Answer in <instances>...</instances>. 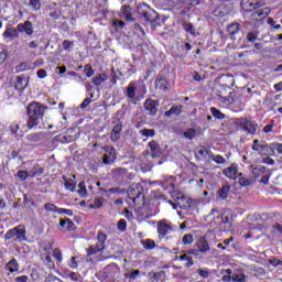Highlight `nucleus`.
<instances>
[{
    "label": "nucleus",
    "mask_w": 282,
    "mask_h": 282,
    "mask_svg": "<svg viewBox=\"0 0 282 282\" xmlns=\"http://www.w3.org/2000/svg\"><path fill=\"white\" fill-rule=\"evenodd\" d=\"M260 149L262 151V153H260V155H265V156H270V155H274V148L271 145H260Z\"/></svg>",
    "instance_id": "nucleus-30"
},
{
    "label": "nucleus",
    "mask_w": 282,
    "mask_h": 282,
    "mask_svg": "<svg viewBox=\"0 0 282 282\" xmlns=\"http://www.w3.org/2000/svg\"><path fill=\"white\" fill-rule=\"evenodd\" d=\"M17 176H18L19 180H21L22 182H25V180H28V171H25V170H20V171H18Z\"/></svg>",
    "instance_id": "nucleus-53"
},
{
    "label": "nucleus",
    "mask_w": 282,
    "mask_h": 282,
    "mask_svg": "<svg viewBox=\"0 0 282 282\" xmlns=\"http://www.w3.org/2000/svg\"><path fill=\"white\" fill-rule=\"evenodd\" d=\"M18 32H24L28 36L34 34V26L30 20H26L24 23L18 24Z\"/></svg>",
    "instance_id": "nucleus-12"
},
{
    "label": "nucleus",
    "mask_w": 282,
    "mask_h": 282,
    "mask_svg": "<svg viewBox=\"0 0 282 282\" xmlns=\"http://www.w3.org/2000/svg\"><path fill=\"white\" fill-rule=\"evenodd\" d=\"M240 6L243 12H252L254 10V2L252 0H241Z\"/></svg>",
    "instance_id": "nucleus-25"
},
{
    "label": "nucleus",
    "mask_w": 282,
    "mask_h": 282,
    "mask_svg": "<svg viewBox=\"0 0 282 282\" xmlns=\"http://www.w3.org/2000/svg\"><path fill=\"white\" fill-rule=\"evenodd\" d=\"M89 105H91V98H86L84 99V101L80 104V109H87V107H89Z\"/></svg>",
    "instance_id": "nucleus-59"
},
{
    "label": "nucleus",
    "mask_w": 282,
    "mask_h": 282,
    "mask_svg": "<svg viewBox=\"0 0 282 282\" xmlns=\"http://www.w3.org/2000/svg\"><path fill=\"white\" fill-rule=\"evenodd\" d=\"M223 173L226 177H229V180H237V164L232 163L229 167H226Z\"/></svg>",
    "instance_id": "nucleus-17"
},
{
    "label": "nucleus",
    "mask_w": 282,
    "mask_h": 282,
    "mask_svg": "<svg viewBox=\"0 0 282 282\" xmlns=\"http://www.w3.org/2000/svg\"><path fill=\"white\" fill-rule=\"evenodd\" d=\"M140 133L144 138H153L155 135V130L154 129H142V130H140Z\"/></svg>",
    "instance_id": "nucleus-38"
},
{
    "label": "nucleus",
    "mask_w": 282,
    "mask_h": 282,
    "mask_svg": "<svg viewBox=\"0 0 282 282\" xmlns=\"http://www.w3.org/2000/svg\"><path fill=\"white\" fill-rule=\"evenodd\" d=\"M228 193H230V185L225 184L218 189V197L221 199H228Z\"/></svg>",
    "instance_id": "nucleus-27"
},
{
    "label": "nucleus",
    "mask_w": 282,
    "mask_h": 282,
    "mask_svg": "<svg viewBox=\"0 0 282 282\" xmlns=\"http://www.w3.org/2000/svg\"><path fill=\"white\" fill-rule=\"evenodd\" d=\"M271 147L273 148V151L275 150V151H278V153H282V143H276V142H274V143H271Z\"/></svg>",
    "instance_id": "nucleus-61"
},
{
    "label": "nucleus",
    "mask_w": 282,
    "mask_h": 282,
    "mask_svg": "<svg viewBox=\"0 0 282 282\" xmlns=\"http://www.w3.org/2000/svg\"><path fill=\"white\" fill-rule=\"evenodd\" d=\"M28 275H21V276H18L15 278V281L17 282H28Z\"/></svg>",
    "instance_id": "nucleus-64"
},
{
    "label": "nucleus",
    "mask_w": 282,
    "mask_h": 282,
    "mask_svg": "<svg viewBox=\"0 0 282 282\" xmlns=\"http://www.w3.org/2000/svg\"><path fill=\"white\" fill-rule=\"evenodd\" d=\"M257 127H259V124H257V122L247 119V123L245 126L243 131H247V133H250V135H256Z\"/></svg>",
    "instance_id": "nucleus-18"
},
{
    "label": "nucleus",
    "mask_w": 282,
    "mask_h": 282,
    "mask_svg": "<svg viewBox=\"0 0 282 282\" xmlns=\"http://www.w3.org/2000/svg\"><path fill=\"white\" fill-rule=\"evenodd\" d=\"M148 145L152 153V158H162V148H160V144H158V142L153 140L150 141Z\"/></svg>",
    "instance_id": "nucleus-15"
},
{
    "label": "nucleus",
    "mask_w": 282,
    "mask_h": 282,
    "mask_svg": "<svg viewBox=\"0 0 282 282\" xmlns=\"http://www.w3.org/2000/svg\"><path fill=\"white\" fill-rule=\"evenodd\" d=\"M4 270H8L11 273L19 272V261L13 258L6 264Z\"/></svg>",
    "instance_id": "nucleus-22"
},
{
    "label": "nucleus",
    "mask_w": 282,
    "mask_h": 282,
    "mask_svg": "<svg viewBox=\"0 0 282 282\" xmlns=\"http://www.w3.org/2000/svg\"><path fill=\"white\" fill-rule=\"evenodd\" d=\"M212 160H214V162H216V164H226V159H224V156L221 155H214L212 158Z\"/></svg>",
    "instance_id": "nucleus-56"
},
{
    "label": "nucleus",
    "mask_w": 282,
    "mask_h": 282,
    "mask_svg": "<svg viewBox=\"0 0 282 282\" xmlns=\"http://www.w3.org/2000/svg\"><path fill=\"white\" fill-rule=\"evenodd\" d=\"M205 219H212L209 223L210 228H219L220 224H224L226 228H230V218L228 216H220L219 210L212 209V212L206 216Z\"/></svg>",
    "instance_id": "nucleus-2"
},
{
    "label": "nucleus",
    "mask_w": 282,
    "mask_h": 282,
    "mask_svg": "<svg viewBox=\"0 0 282 282\" xmlns=\"http://www.w3.org/2000/svg\"><path fill=\"white\" fill-rule=\"evenodd\" d=\"M29 6H32L33 10H41V0H30Z\"/></svg>",
    "instance_id": "nucleus-54"
},
{
    "label": "nucleus",
    "mask_w": 282,
    "mask_h": 282,
    "mask_svg": "<svg viewBox=\"0 0 282 282\" xmlns=\"http://www.w3.org/2000/svg\"><path fill=\"white\" fill-rule=\"evenodd\" d=\"M44 208L47 213H58V210H59V208L52 203H46L44 205Z\"/></svg>",
    "instance_id": "nucleus-39"
},
{
    "label": "nucleus",
    "mask_w": 282,
    "mask_h": 282,
    "mask_svg": "<svg viewBox=\"0 0 282 282\" xmlns=\"http://www.w3.org/2000/svg\"><path fill=\"white\" fill-rule=\"evenodd\" d=\"M93 85L96 87L102 85V77H100V75L93 77Z\"/></svg>",
    "instance_id": "nucleus-57"
},
{
    "label": "nucleus",
    "mask_w": 282,
    "mask_h": 282,
    "mask_svg": "<svg viewBox=\"0 0 282 282\" xmlns=\"http://www.w3.org/2000/svg\"><path fill=\"white\" fill-rule=\"evenodd\" d=\"M160 104L158 100H153L151 98L145 99L143 104L144 110L148 112V116H158V106Z\"/></svg>",
    "instance_id": "nucleus-9"
},
{
    "label": "nucleus",
    "mask_w": 282,
    "mask_h": 282,
    "mask_svg": "<svg viewBox=\"0 0 282 282\" xmlns=\"http://www.w3.org/2000/svg\"><path fill=\"white\" fill-rule=\"evenodd\" d=\"M144 193V187L140 183H134L128 188V197L132 199V202H138L140 197H142Z\"/></svg>",
    "instance_id": "nucleus-7"
},
{
    "label": "nucleus",
    "mask_w": 282,
    "mask_h": 282,
    "mask_svg": "<svg viewBox=\"0 0 282 282\" xmlns=\"http://www.w3.org/2000/svg\"><path fill=\"white\" fill-rule=\"evenodd\" d=\"M139 274H140V270H133L132 272L128 273L126 276H128L129 279L135 280Z\"/></svg>",
    "instance_id": "nucleus-60"
},
{
    "label": "nucleus",
    "mask_w": 282,
    "mask_h": 282,
    "mask_svg": "<svg viewBox=\"0 0 282 282\" xmlns=\"http://www.w3.org/2000/svg\"><path fill=\"white\" fill-rule=\"evenodd\" d=\"M116 274H118V265L109 264L102 271L96 273V276L101 282H116Z\"/></svg>",
    "instance_id": "nucleus-4"
},
{
    "label": "nucleus",
    "mask_w": 282,
    "mask_h": 282,
    "mask_svg": "<svg viewBox=\"0 0 282 282\" xmlns=\"http://www.w3.org/2000/svg\"><path fill=\"white\" fill-rule=\"evenodd\" d=\"M4 39H19V29L18 26L11 28V29H7L3 33Z\"/></svg>",
    "instance_id": "nucleus-24"
},
{
    "label": "nucleus",
    "mask_w": 282,
    "mask_h": 282,
    "mask_svg": "<svg viewBox=\"0 0 282 282\" xmlns=\"http://www.w3.org/2000/svg\"><path fill=\"white\" fill-rule=\"evenodd\" d=\"M66 230H68L69 232L76 230V224H74V221H72V219L66 218Z\"/></svg>",
    "instance_id": "nucleus-49"
},
{
    "label": "nucleus",
    "mask_w": 282,
    "mask_h": 282,
    "mask_svg": "<svg viewBox=\"0 0 282 282\" xmlns=\"http://www.w3.org/2000/svg\"><path fill=\"white\" fill-rule=\"evenodd\" d=\"M269 263L271 265H273L274 268H276L279 265H282V260H280V259H271V260H269Z\"/></svg>",
    "instance_id": "nucleus-62"
},
{
    "label": "nucleus",
    "mask_w": 282,
    "mask_h": 282,
    "mask_svg": "<svg viewBox=\"0 0 282 282\" xmlns=\"http://www.w3.org/2000/svg\"><path fill=\"white\" fill-rule=\"evenodd\" d=\"M210 112L214 116V118H217V120H224L226 118V115L220 112L219 109L212 107Z\"/></svg>",
    "instance_id": "nucleus-33"
},
{
    "label": "nucleus",
    "mask_w": 282,
    "mask_h": 282,
    "mask_svg": "<svg viewBox=\"0 0 282 282\" xmlns=\"http://www.w3.org/2000/svg\"><path fill=\"white\" fill-rule=\"evenodd\" d=\"M262 162H263L264 164H269V165H271V166H273V164H274L273 159L270 158V156L263 158V159H262Z\"/></svg>",
    "instance_id": "nucleus-63"
},
{
    "label": "nucleus",
    "mask_w": 282,
    "mask_h": 282,
    "mask_svg": "<svg viewBox=\"0 0 282 282\" xmlns=\"http://www.w3.org/2000/svg\"><path fill=\"white\" fill-rule=\"evenodd\" d=\"M231 281L232 282H246V274H243V273L232 274L231 275Z\"/></svg>",
    "instance_id": "nucleus-41"
},
{
    "label": "nucleus",
    "mask_w": 282,
    "mask_h": 282,
    "mask_svg": "<svg viewBox=\"0 0 282 282\" xmlns=\"http://www.w3.org/2000/svg\"><path fill=\"white\" fill-rule=\"evenodd\" d=\"M169 230H171V226L169 224H166V220H161L158 224V232L162 237H166V234L169 232Z\"/></svg>",
    "instance_id": "nucleus-19"
},
{
    "label": "nucleus",
    "mask_w": 282,
    "mask_h": 282,
    "mask_svg": "<svg viewBox=\"0 0 282 282\" xmlns=\"http://www.w3.org/2000/svg\"><path fill=\"white\" fill-rule=\"evenodd\" d=\"M182 28L185 30V32H188V34H195V26H193V23L186 22V20H183Z\"/></svg>",
    "instance_id": "nucleus-32"
},
{
    "label": "nucleus",
    "mask_w": 282,
    "mask_h": 282,
    "mask_svg": "<svg viewBox=\"0 0 282 282\" xmlns=\"http://www.w3.org/2000/svg\"><path fill=\"white\" fill-rule=\"evenodd\" d=\"M196 130L194 128H189L184 132V138L187 140H193L195 138Z\"/></svg>",
    "instance_id": "nucleus-42"
},
{
    "label": "nucleus",
    "mask_w": 282,
    "mask_h": 282,
    "mask_svg": "<svg viewBox=\"0 0 282 282\" xmlns=\"http://www.w3.org/2000/svg\"><path fill=\"white\" fill-rule=\"evenodd\" d=\"M107 241V235L99 232L97 235V243L96 246H90L87 249V256L91 257V254H98V252H102L105 250V242Z\"/></svg>",
    "instance_id": "nucleus-6"
},
{
    "label": "nucleus",
    "mask_w": 282,
    "mask_h": 282,
    "mask_svg": "<svg viewBox=\"0 0 282 282\" xmlns=\"http://www.w3.org/2000/svg\"><path fill=\"white\" fill-rule=\"evenodd\" d=\"M64 186L67 191H70L72 193L76 191V183H72V181H66V183H64Z\"/></svg>",
    "instance_id": "nucleus-51"
},
{
    "label": "nucleus",
    "mask_w": 282,
    "mask_h": 282,
    "mask_svg": "<svg viewBox=\"0 0 282 282\" xmlns=\"http://www.w3.org/2000/svg\"><path fill=\"white\" fill-rule=\"evenodd\" d=\"M199 276H202L203 279H208V276H210V272L204 270V269H198L197 270Z\"/></svg>",
    "instance_id": "nucleus-58"
},
{
    "label": "nucleus",
    "mask_w": 282,
    "mask_h": 282,
    "mask_svg": "<svg viewBox=\"0 0 282 282\" xmlns=\"http://www.w3.org/2000/svg\"><path fill=\"white\" fill-rule=\"evenodd\" d=\"M63 47L66 52H72V47H74V42L69 40H64Z\"/></svg>",
    "instance_id": "nucleus-48"
},
{
    "label": "nucleus",
    "mask_w": 282,
    "mask_h": 282,
    "mask_svg": "<svg viewBox=\"0 0 282 282\" xmlns=\"http://www.w3.org/2000/svg\"><path fill=\"white\" fill-rule=\"evenodd\" d=\"M241 30V24L234 22L227 26V32L230 35L231 41H237L235 34H238Z\"/></svg>",
    "instance_id": "nucleus-14"
},
{
    "label": "nucleus",
    "mask_w": 282,
    "mask_h": 282,
    "mask_svg": "<svg viewBox=\"0 0 282 282\" xmlns=\"http://www.w3.org/2000/svg\"><path fill=\"white\" fill-rule=\"evenodd\" d=\"M182 241L184 246H191V243H193V235L192 234L184 235Z\"/></svg>",
    "instance_id": "nucleus-46"
},
{
    "label": "nucleus",
    "mask_w": 282,
    "mask_h": 282,
    "mask_svg": "<svg viewBox=\"0 0 282 282\" xmlns=\"http://www.w3.org/2000/svg\"><path fill=\"white\" fill-rule=\"evenodd\" d=\"M29 83L30 78L25 77V75L18 76L15 82V89L18 91H24Z\"/></svg>",
    "instance_id": "nucleus-13"
},
{
    "label": "nucleus",
    "mask_w": 282,
    "mask_h": 282,
    "mask_svg": "<svg viewBox=\"0 0 282 282\" xmlns=\"http://www.w3.org/2000/svg\"><path fill=\"white\" fill-rule=\"evenodd\" d=\"M45 109H47V106L37 101H32L26 106L28 129H34V127H39V121L42 120L43 116H45Z\"/></svg>",
    "instance_id": "nucleus-1"
},
{
    "label": "nucleus",
    "mask_w": 282,
    "mask_h": 282,
    "mask_svg": "<svg viewBox=\"0 0 282 282\" xmlns=\"http://www.w3.org/2000/svg\"><path fill=\"white\" fill-rule=\"evenodd\" d=\"M129 171L124 167H115L111 170V175L115 180H124Z\"/></svg>",
    "instance_id": "nucleus-16"
},
{
    "label": "nucleus",
    "mask_w": 282,
    "mask_h": 282,
    "mask_svg": "<svg viewBox=\"0 0 282 282\" xmlns=\"http://www.w3.org/2000/svg\"><path fill=\"white\" fill-rule=\"evenodd\" d=\"M198 251L202 252V254H206L210 250V246H208V241H206V238H199L197 242Z\"/></svg>",
    "instance_id": "nucleus-20"
},
{
    "label": "nucleus",
    "mask_w": 282,
    "mask_h": 282,
    "mask_svg": "<svg viewBox=\"0 0 282 282\" xmlns=\"http://www.w3.org/2000/svg\"><path fill=\"white\" fill-rule=\"evenodd\" d=\"M78 195H80V197H87V187L85 186V182H80L78 184Z\"/></svg>",
    "instance_id": "nucleus-37"
},
{
    "label": "nucleus",
    "mask_w": 282,
    "mask_h": 282,
    "mask_svg": "<svg viewBox=\"0 0 282 282\" xmlns=\"http://www.w3.org/2000/svg\"><path fill=\"white\" fill-rule=\"evenodd\" d=\"M149 276H152V279H153V281L155 282H158V281H160L161 279H164V276H166V272L165 271H163V270H161V271H159V272H150L149 273Z\"/></svg>",
    "instance_id": "nucleus-31"
},
{
    "label": "nucleus",
    "mask_w": 282,
    "mask_h": 282,
    "mask_svg": "<svg viewBox=\"0 0 282 282\" xmlns=\"http://www.w3.org/2000/svg\"><path fill=\"white\" fill-rule=\"evenodd\" d=\"M10 239H13V241H25V227L20 225L8 230L4 235V241H10Z\"/></svg>",
    "instance_id": "nucleus-5"
},
{
    "label": "nucleus",
    "mask_w": 282,
    "mask_h": 282,
    "mask_svg": "<svg viewBox=\"0 0 282 282\" xmlns=\"http://www.w3.org/2000/svg\"><path fill=\"white\" fill-rule=\"evenodd\" d=\"M252 21H259L260 19H265L262 10H258L251 13Z\"/></svg>",
    "instance_id": "nucleus-35"
},
{
    "label": "nucleus",
    "mask_w": 282,
    "mask_h": 282,
    "mask_svg": "<svg viewBox=\"0 0 282 282\" xmlns=\"http://www.w3.org/2000/svg\"><path fill=\"white\" fill-rule=\"evenodd\" d=\"M182 113V105L172 106L170 110L164 112L166 118H171V116H180Z\"/></svg>",
    "instance_id": "nucleus-23"
},
{
    "label": "nucleus",
    "mask_w": 282,
    "mask_h": 282,
    "mask_svg": "<svg viewBox=\"0 0 282 282\" xmlns=\"http://www.w3.org/2000/svg\"><path fill=\"white\" fill-rule=\"evenodd\" d=\"M57 213L59 215H68V217H74V212H72V209L59 208L57 209Z\"/></svg>",
    "instance_id": "nucleus-55"
},
{
    "label": "nucleus",
    "mask_w": 282,
    "mask_h": 282,
    "mask_svg": "<svg viewBox=\"0 0 282 282\" xmlns=\"http://www.w3.org/2000/svg\"><path fill=\"white\" fill-rule=\"evenodd\" d=\"M84 72L86 73L87 78H91V76H94L95 74L94 68L91 67V64H86L84 66Z\"/></svg>",
    "instance_id": "nucleus-43"
},
{
    "label": "nucleus",
    "mask_w": 282,
    "mask_h": 282,
    "mask_svg": "<svg viewBox=\"0 0 282 282\" xmlns=\"http://www.w3.org/2000/svg\"><path fill=\"white\" fill-rule=\"evenodd\" d=\"M120 135H122V121L118 119L110 133L111 142H118V140H120Z\"/></svg>",
    "instance_id": "nucleus-10"
},
{
    "label": "nucleus",
    "mask_w": 282,
    "mask_h": 282,
    "mask_svg": "<svg viewBox=\"0 0 282 282\" xmlns=\"http://www.w3.org/2000/svg\"><path fill=\"white\" fill-rule=\"evenodd\" d=\"M120 77L118 76V74L116 73V70L112 68L111 72H110V76H109V79L110 82L112 83V85H116V83H118V79Z\"/></svg>",
    "instance_id": "nucleus-50"
},
{
    "label": "nucleus",
    "mask_w": 282,
    "mask_h": 282,
    "mask_svg": "<svg viewBox=\"0 0 282 282\" xmlns=\"http://www.w3.org/2000/svg\"><path fill=\"white\" fill-rule=\"evenodd\" d=\"M155 87L156 89H161L162 91L169 90V78L166 76L159 74L155 79Z\"/></svg>",
    "instance_id": "nucleus-11"
},
{
    "label": "nucleus",
    "mask_w": 282,
    "mask_h": 282,
    "mask_svg": "<svg viewBox=\"0 0 282 282\" xmlns=\"http://www.w3.org/2000/svg\"><path fill=\"white\" fill-rule=\"evenodd\" d=\"M245 41L247 43H250L251 45H252V43H257V41H259V32L251 31V32L247 33Z\"/></svg>",
    "instance_id": "nucleus-28"
},
{
    "label": "nucleus",
    "mask_w": 282,
    "mask_h": 282,
    "mask_svg": "<svg viewBox=\"0 0 282 282\" xmlns=\"http://www.w3.org/2000/svg\"><path fill=\"white\" fill-rule=\"evenodd\" d=\"M102 150L105 151V154L102 158L104 164H113V162H116L117 160L116 148L111 145H105Z\"/></svg>",
    "instance_id": "nucleus-8"
},
{
    "label": "nucleus",
    "mask_w": 282,
    "mask_h": 282,
    "mask_svg": "<svg viewBox=\"0 0 282 282\" xmlns=\"http://www.w3.org/2000/svg\"><path fill=\"white\" fill-rule=\"evenodd\" d=\"M206 153H208V151H206L205 147H199L197 152H196V158H206Z\"/></svg>",
    "instance_id": "nucleus-52"
},
{
    "label": "nucleus",
    "mask_w": 282,
    "mask_h": 282,
    "mask_svg": "<svg viewBox=\"0 0 282 282\" xmlns=\"http://www.w3.org/2000/svg\"><path fill=\"white\" fill-rule=\"evenodd\" d=\"M117 228L120 232H126L127 231V220L124 219H120L118 223H117Z\"/></svg>",
    "instance_id": "nucleus-44"
},
{
    "label": "nucleus",
    "mask_w": 282,
    "mask_h": 282,
    "mask_svg": "<svg viewBox=\"0 0 282 282\" xmlns=\"http://www.w3.org/2000/svg\"><path fill=\"white\" fill-rule=\"evenodd\" d=\"M126 96L130 100H133L135 98V84L130 83L126 89Z\"/></svg>",
    "instance_id": "nucleus-29"
},
{
    "label": "nucleus",
    "mask_w": 282,
    "mask_h": 282,
    "mask_svg": "<svg viewBox=\"0 0 282 282\" xmlns=\"http://www.w3.org/2000/svg\"><path fill=\"white\" fill-rule=\"evenodd\" d=\"M248 122V119H243V118H239V119H236L235 121V124H237V127H240V129H246V124Z\"/></svg>",
    "instance_id": "nucleus-47"
},
{
    "label": "nucleus",
    "mask_w": 282,
    "mask_h": 282,
    "mask_svg": "<svg viewBox=\"0 0 282 282\" xmlns=\"http://www.w3.org/2000/svg\"><path fill=\"white\" fill-rule=\"evenodd\" d=\"M239 184L240 186H252L254 182H252L251 180H248L247 177L240 176Z\"/></svg>",
    "instance_id": "nucleus-45"
},
{
    "label": "nucleus",
    "mask_w": 282,
    "mask_h": 282,
    "mask_svg": "<svg viewBox=\"0 0 282 282\" xmlns=\"http://www.w3.org/2000/svg\"><path fill=\"white\" fill-rule=\"evenodd\" d=\"M121 12H122L123 19H124L126 21H133V17L131 15V6L124 4V6L121 8Z\"/></svg>",
    "instance_id": "nucleus-26"
},
{
    "label": "nucleus",
    "mask_w": 282,
    "mask_h": 282,
    "mask_svg": "<svg viewBox=\"0 0 282 282\" xmlns=\"http://www.w3.org/2000/svg\"><path fill=\"white\" fill-rule=\"evenodd\" d=\"M137 12L140 17H143L144 21L148 23H155L160 19V14L155 10L151 9L147 3H140L137 7Z\"/></svg>",
    "instance_id": "nucleus-3"
},
{
    "label": "nucleus",
    "mask_w": 282,
    "mask_h": 282,
    "mask_svg": "<svg viewBox=\"0 0 282 282\" xmlns=\"http://www.w3.org/2000/svg\"><path fill=\"white\" fill-rule=\"evenodd\" d=\"M101 192L106 193V195H111V193H117V194L124 193V189H121L120 187H111L109 189L101 188Z\"/></svg>",
    "instance_id": "nucleus-36"
},
{
    "label": "nucleus",
    "mask_w": 282,
    "mask_h": 282,
    "mask_svg": "<svg viewBox=\"0 0 282 282\" xmlns=\"http://www.w3.org/2000/svg\"><path fill=\"white\" fill-rule=\"evenodd\" d=\"M45 138L44 132H35L26 135L28 142H41Z\"/></svg>",
    "instance_id": "nucleus-21"
},
{
    "label": "nucleus",
    "mask_w": 282,
    "mask_h": 282,
    "mask_svg": "<svg viewBox=\"0 0 282 282\" xmlns=\"http://www.w3.org/2000/svg\"><path fill=\"white\" fill-rule=\"evenodd\" d=\"M56 139L62 144H69V142H74V137H72V135H58V137H56Z\"/></svg>",
    "instance_id": "nucleus-34"
},
{
    "label": "nucleus",
    "mask_w": 282,
    "mask_h": 282,
    "mask_svg": "<svg viewBox=\"0 0 282 282\" xmlns=\"http://www.w3.org/2000/svg\"><path fill=\"white\" fill-rule=\"evenodd\" d=\"M143 243V248H145V250H153V248H155V241H153L152 239H148L145 241H142Z\"/></svg>",
    "instance_id": "nucleus-40"
}]
</instances>
